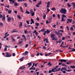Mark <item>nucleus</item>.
<instances>
[{"mask_svg":"<svg viewBox=\"0 0 75 75\" xmlns=\"http://www.w3.org/2000/svg\"><path fill=\"white\" fill-rule=\"evenodd\" d=\"M45 56H46V57H47V56H48V54H45Z\"/></svg>","mask_w":75,"mask_h":75,"instance_id":"69168bd1","label":"nucleus"},{"mask_svg":"<svg viewBox=\"0 0 75 75\" xmlns=\"http://www.w3.org/2000/svg\"><path fill=\"white\" fill-rule=\"evenodd\" d=\"M72 4L73 6V8H75V3L74 2H73L72 3Z\"/></svg>","mask_w":75,"mask_h":75,"instance_id":"f8f14e48","label":"nucleus"},{"mask_svg":"<svg viewBox=\"0 0 75 75\" xmlns=\"http://www.w3.org/2000/svg\"><path fill=\"white\" fill-rule=\"evenodd\" d=\"M67 20H68V21L67 22V24H68L69 23V22H70V23H71L72 21V19H68Z\"/></svg>","mask_w":75,"mask_h":75,"instance_id":"1a4fd4ad","label":"nucleus"},{"mask_svg":"<svg viewBox=\"0 0 75 75\" xmlns=\"http://www.w3.org/2000/svg\"><path fill=\"white\" fill-rule=\"evenodd\" d=\"M24 68H25V67H24L23 68V67H21L19 68V69H23Z\"/></svg>","mask_w":75,"mask_h":75,"instance_id":"c03bdc74","label":"nucleus"},{"mask_svg":"<svg viewBox=\"0 0 75 75\" xmlns=\"http://www.w3.org/2000/svg\"><path fill=\"white\" fill-rule=\"evenodd\" d=\"M26 22L27 24H30V23L29 22V21H26Z\"/></svg>","mask_w":75,"mask_h":75,"instance_id":"79ce46f5","label":"nucleus"},{"mask_svg":"<svg viewBox=\"0 0 75 75\" xmlns=\"http://www.w3.org/2000/svg\"><path fill=\"white\" fill-rule=\"evenodd\" d=\"M33 13V11L32 10H30V13Z\"/></svg>","mask_w":75,"mask_h":75,"instance_id":"bf43d9fd","label":"nucleus"},{"mask_svg":"<svg viewBox=\"0 0 75 75\" xmlns=\"http://www.w3.org/2000/svg\"><path fill=\"white\" fill-rule=\"evenodd\" d=\"M45 29L44 28H43L41 30V31H45Z\"/></svg>","mask_w":75,"mask_h":75,"instance_id":"37998d69","label":"nucleus"},{"mask_svg":"<svg viewBox=\"0 0 75 75\" xmlns=\"http://www.w3.org/2000/svg\"><path fill=\"white\" fill-rule=\"evenodd\" d=\"M65 37H63L62 38V40H65Z\"/></svg>","mask_w":75,"mask_h":75,"instance_id":"4c0bfd02","label":"nucleus"},{"mask_svg":"<svg viewBox=\"0 0 75 75\" xmlns=\"http://www.w3.org/2000/svg\"><path fill=\"white\" fill-rule=\"evenodd\" d=\"M60 12L64 14H67V10L65 9L61 8L60 10Z\"/></svg>","mask_w":75,"mask_h":75,"instance_id":"f257e3e1","label":"nucleus"},{"mask_svg":"<svg viewBox=\"0 0 75 75\" xmlns=\"http://www.w3.org/2000/svg\"><path fill=\"white\" fill-rule=\"evenodd\" d=\"M46 32L47 33V34H48V33H50V31H48V30H47Z\"/></svg>","mask_w":75,"mask_h":75,"instance_id":"de8ad7c7","label":"nucleus"},{"mask_svg":"<svg viewBox=\"0 0 75 75\" xmlns=\"http://www.w3.org/2000/svg\"><path fill=\"white\" fill-rule=\"evenodd\" d=\"M71 50H71V52H75V51H74V50H75V49H74V48H71Z\"/></svg>","mask_w":75,"mask_h":75,"instance_id":"e433bc0d","label":"nucleus"},{"mask_svg":"<svg viewBox=\"0 0 75 75\" xmlns=\"http://www.w3.org/2000/svg\"><path fill=\"white\" fill-rule=\"evenodd\" d=\"M55 37V34H52L51 35V38H52V40H55V41H57L58 40V39L57 38L55 37Z\"/></svg>","mask_w":75,"mask_h":75,"instance_id":"f03ea898","label":"nucleus"},{"mask_svg":"<svg viewBox=\"0 0 75 75\" xmlns=\"http://www.w3.org/2000/svg\"><path fill=\"white\" fill-rule=\"evenodd\" d=\"M24 31H25L24 33H25V34H27V33H28V31H27V30H25Z\"/></svg>","mask_w":75,"mask_h":75,"instance_id":"f704fd0d","label":"nucleus"},{"mask_svg":"<svg viewBox=\"0 0 75 75\" xmlns=\"http://www.w3.org/2000/svg\"><path fill=\"white\" fill-rule=\"evenodd\" d=\"M58 42L61 43V41H57L56 42V44H58Z\"/></svg>","mask_w":75,"mask_h":75,"instance_id":"a18cd8bd","label":"nucleus"},{"mask_svg":"<svg viewBox=\"0 0 75 75\" xmlns=\"http://www.w3.org/2000/svg\"><path fill=\"white\" fill-rule=\"evenodd\" d=\"M52 16H51L50 18H49V20L50 21H51V20H52Z\"/></svg>","mask_w":75,"mask_h":75,"instance_id":"6ab92c4d","label":"nucleus"},{"mask_svg":"<svg viewBox=\"0 0 75 75\" xmlns=\"http://www.w3.org/2000/svg\"><path fill=\"white\" fill-rule=\"evenodd\" d=\"M24 5H25V7H27V3H25L24 4Z\"/></svg>","mask_w":75,"mask_h":75,"instance_id":"49530a36","label":"nucleus"},{"mask_svg":"<svg viewBox=\"0 0 75 75\" xmlns=\"http://www.w3.org/2000/svg\"><path fill=\"white\" fill-rule=\"evenodd\" d=\"M64 17H66V15H65L64 14L62 15V18H64Z\"/></svg>","mask_w":75,"mask_h":75,"instance_id":"bb28decb","label":"nucleus"},{"mask_svg":"<svg viewBox=\"0 0 75 75\" xmlns=\"http://www.w3.org/2000/svg\"><path fill=\"white\" fill-rule=\"evenodd\" d=\"M5 15H4V16L3 17L2 20L4 21V20L6 19V17H5Z\"/></svg>","mask_w":75,"mask_h":75,"instance_id":"ddd939ff","label":"nucleus"},{"mask_svg":"<svg viewBox=\"0 0 75 75\" xmlns=\"http://www.w3.org/2000/svg\"><path fill=\"white\" fill-rule=\"evenodd\" d=\"M25 13H26V14H29L30 13V12L28 11H26Z\"/></svg>","mask_w":75,"mask_h":75,"instance_id":"b1692460","label":"nucleus"},{"mask_svg":"<svg viewBox=\"0 0 75 75\" xmlns=\"http://www.w3.org/2000/svg\"><path fill=\"white\" fill-rule=\"evenodd\" d=\"M36 74H37V75H39V72H36Z\"/></svg>","mask_w":75,"mask_h":75,"instance_id":"338daca9","label":"nucleus"},{"mask_svg":"<svg viewBox=\"0 0 75 75\" xmlns=\"http://www.w3.org/2000/svg\"><path fill=\"white\" fill-rule=\"evenodd\" d=\"M48 65H49V66H51L52 65V64H51V63L50 62H49L47 64Z\"/></svg>","mask_w":75,"mask_h":75,"instance_id":"a878e982","label":"nucleus"},{"mask_svg":"<svg viewBox=\"0 0 75 75\" xmlns=\"http://www.w3.org/2000/svg\"><path fill=\"white\" fill-rule=\"evenodd\" d=\"M47 6H50V1H48L47 4Z\"/></svg>","mask_w":75,"mask_h":75,"instance_id":"ea45409f","label":"nucleus"},{"mask_svg":"<svg viewBox=\"0 0 75 75\" xmlns=\"http://www.w3.org/2000/svg\"><path fill=\"white\" fill-rule=\"evenodd\" d=\"M63 44H64V42H62V44L61 45L60 47H62L63 46Z\"/></svg>","mask_w":75,"mask_h":75,"instance_id":"c85d7f7f","label":"nucleus"},{"mask_svg":"<svg viewBox=\"0 0 75 75\" xmlns=\"http://www.w3.org/2000/svg\"><path fill=\"white\" fill-rule=\"evenodd\" d=\"M14 13H15V14H17V11H14Z\"/></svg>","mask_w":75,"mask_h":75,"instance_id":"3c124183","label":"nucleus"},{"mask_svg":"<svg viewBox=\"0 0 75 75\" xmlns=\"http://www.w3.org/2000/svg\"><path fill=\"white\" fill-rule=\"evenodd\" d=\"M67 4L68 6L69 7H71V5L69 4V3H67Z\"/></svg>","mask_w":75,"mask_h":75,"instance_id":"7c9ffc66","label":"nucleus"},{"mask_svg":"<svg viewBox=\"0 0 75 75\" xmlns=\"http://www.w3.org/2000/svg\"><path fill=\"white\" fill-rule=\"evenodd\" d=\"M36 19L37 20H38V21H39V20H40V18H39L38 17H37Z\"/></svg>","mask_w":75,"mask_h":75,"instance_id":"09e8293b","label":"nucleus"},{"mask_svg":"<svg viewBox=\"0 0 75 75\" xmlns=\"http://www.w3.org/2000/svg\"><path fill=\"white\" fill-rule=\"evenodd\" d=\"M12 11V10H9L8 11V14H11V12Z\"/></svg>","mask_w":75,"mask_h":75,"instance_id":"4468645a","label":"nucleus"},{"mask_svg":"<svg viewBox=\"0 0 75 75\" xmlns=\"http://www.w3.org/2000/svg\"><path fill=\"white\" fill-rule=\"evenodd\" d=\"M46 17V14H44L43 15V17L44 20H45V19Z\"/></svg>","mask_w":75,"mask_h":75,"instance_id":"2eb2a0df","label":"nucleus"},{"mask_svg":"<svg viewBox=\"0 0 75 75\" xmlns=\"http://www.w3.org/2000/svg\"><path fill=\"white\" fill-rule=\"evenodd\" d=\"M70 30H71V31H72V30H74V28H73V27H71L70 28Z\"/></svg>","mask_w":75,"mask_h":75,"instance_id":"c9c22d12","label":"nucleus"},{"mask_svg":"<svg viewBox=\"0 0 75 75\" xmlns=\"http://www.w3.org/2000/svg\"><path fill=\"white\" fill-rule=\"evenodd\" d=\"M0 25H3V23H0Z\"/></svg>","mask_w":75,"mask_h":75,"instance_id":"774afa93","label":"nucleus"},{"mask_svg":"<svg viewBox=\"0 0 75 75\" xmlns=\"http://www.w3.org/2000/svg\"><path fill=\"white\" fill-rule=\"evenodd\" d=\"M43 49H46V47H45V46H43Z\"/></svg>","mask_w":75,"mask_h":75,"instance_id":"0e129e2a","label":"nucleus"},{"mask_svg":"<svg viewBox=\"0 0 75 75\" xmlns=\"http://www.w3.org/2000/svg\"><path fill=\"white\" fill-rule=\"evenodd\" d=\"M22 22H21L20 24L19 27H22Z\"/></svg>","mask_w":75,"mask_h":75,"instance_id":"cd10ccee","label":"nucleus"},{"mask_svg":"<svg viewBox=\"0 0 75 75\" xmlns=\"http://www.w3.org/2000/svg\"><path fill=\"white\" fill-rule=\"evenodd\" d=\"M60 69H61V68H59L58 70H57L56 71L57 72V71H60Z\"/></svg>","mask_w":75,"mask_h":75,"instance_id":"a19ab883","label":"nucleus"},{"mask_svg":"<svg viewBox=\"0 0 75 75\" xmlns=\"http://www.w3.org/2000/svg\"><path fill=\"white\" fill-rule=\"evenodd\" d=\"M4 51H7V47H5V48H4Z\"/></svg>","mask_w":75,"mask_h":75,"instance_id":"864d4df0","label":"nucleus"},{"mask_svg":"<svg viewBox=\"0 0 75 75\" xmlns=\"http://www.w3.org/2000/svg\"><path fill=\"white\" fill-rule=\"evenodd\" d=\"M23 58H24V57H23L22 58H21L20 59V60L21 61H23Z\"/></svg>","mask_w":75,"mask_h":75,"instance_id":"e2e57ef3","label":"nucleus"},{"mask_svg":"<svg viewBox=\"0 0 75 75\" xmlns=\"http://www.w3.org/2000/svg\"><path fill=\"white\" fill-rule=\"evenodd\" d=\"M9 1L10 2L12 1L13 3H15V1H14V0H9Z\"/></svg>","mask_w":75,"mask_h":75,"instance_id":"dca6fc26","label":"nucleus"},{"mask_svg":"<svg viewBox=\"0 0 75 75\" xmlns=\"http://www.w3.org/2000/svg\"><path fill=\"white\" fill-rule=\"evenodd\" d=\"M50 11V10L48 8H47L46 14L47 13H49Z\"/></svg>","mask_w":75,"mask_h":75,"instance_id":"4be33fe9","label":"nucleus"},{"mask_svg":"<svg viewBox=\"0 0 75 75\" xmlns=\"http://www.w3.org/2000/svg\"><path fill=\"white\" fill-rule=\"evenodd\" d=\"M12 54H13V57H14V56L16 55V54L14 53H13Z\"/></svg>","mask_w":75,"mask_h":75,"instance_id":"6e6d98bb","label":"nucleus"},{"mask_svg":"<svg viewBox=\"0 0 75 75\" xmlns=\"http://www.w3.org/2000/svg\"><path fill=\"white\" fill-rule=\"evenodd\" d=\"M54 70V69H52V72H57V71H55Z\"/></svg>","mask_w":75,"mask_h":75,"instance_id":"2f4dec72","label":"nucleus"},{"mask_svg":"<svg viewBox=\"0 0 75 75\" xmlns=\"http://www.w3.org/2000/svg\"><path fill=\"white\" fill-rule=\"evenodd\" d=\"M46 33H47V31H45V32L44 33H43V35H45V34H46Z\"/></svg>","mask_w":75,"mask_h":75,"instance_id":"8fccbe9b","label":"nucleus"},{"mask_svg":"<svg viewBox=\"0 0 75 75\" xmlns=\"http://www.w3.org/2000/svg\"><path fill=\"white\" fill-rule=\"evenodd\" d=\"M6 57H11V54L9 52H7L6 53Z\"/></svg>","mask_w":75,"mask_h":75,"instance_id":"39448f33","label":"nucleus"},{"mask_svg":"<svg viewBox=\"0 0 75 75\" xmlns=\"http://www.w3.org/2000/svg\"><path fill=\"white\" fill-rule=\"evenodd\" d=\"M6 7H7L8 8L10 7V6L8 5V6H5Z\"/></svg>","mask_w":75,"mask_h":75,"instance_id":"4d7b16f0","label":"nucleus"},{"mask_svg":"<svg viewBox=\"0 0 75 75\" xmlns=\"http://www.w3.org/2000/svg\"><path fill=\"white\" fill-rule=\"evenodd\" d=\"M34 12H33L32 13H30V14H31V16H33L34 15Z\"/></svg>","mask_w":75,"mask_h":75,"instance_id":"c756f323","label":"nucleus"},{"mask_svg":"<svg viewBox=\"0 0 75 75\" xmlns=\"http://www.w3.org/2000/svg\"><path fill=\"white\" fill-rule=\"evenodd\" d=\"M52 10H53V11H54V10H56V8H53L51 9Z\"/></svg>","mask_w":75,"mask_h":75,"instance_id":"393cba45","label":"nucleus"},{"mask_svg":"<svg viewBox=\"0 0 75 75\" xmlns=\"http://www.w3.org/2000/svg\"><path fill=\"white\" fill-rule=\"evenodd\" d=\"M16 32V31H14V30H12V33H15V32Z\"/></svg>","mask_w":75,"mask_h":75,"instance_id":"680f3d73","label":"nucleus"},{"mask_svg":"<svg viewBox=\"0 0 75 75\" xmlns=\"http://www.w3.org/2000/svg\"><path fill=\"white\" fill-rule=\"evenodd\" d=\"M65 70V71H67V68L65 67H62L61 68V71H63V70Z\"/></svg>","mask_w":75,"mask_h":75,"instance_id":"0eeeda50","label":"nucleus"},{"mask_svg":"<svg viewBox=\"0 0 75 75\" xmlns=\"http://www.w3.org/2000/svg\"><path fill=\"white\" fill-rule=\"evenodd\" d=\"M51 72H52V70H49V73L50 74V73H51Z\"/></svg>","mask_w":75,"mask_h":75,"instance_id":"603ef678","label":"nucleus"},{"mask_svg":"<svg viewBox=\"0 0 75 75\" xmlns=\"http://www.w3.org/2000/svg\"><path fill=\"white\" fill-rule=\"evenodd\" d=\"M57 17H58V18H59V19H60V15H59V14H58L57 15Z\"/></svg>","mask_w":75,"mask_h":75,"instance_id":"473e14b6","label":"nucleus"},{"mask_svg":"<svg viewBox=\"0 0 75 75\" xmlns=\"http://www.w3.org/2000/svg\"><path fill=\"white\" fill-rule=\"evenodd\" d=\"M70 68H72V69H74V68H75V67L74 66H71Z\"/></svg>","mask_w":75,"mask_h":75,"instance_id":"aec40b11","label":"nucleus"},{"mask_svg":"<svg viewBox=\"0 0 75 75\" xmlns=\"http://www.w3.org/2000/svg\"><path fill=\"white\" fill-rule=\"evenodd\" d=\"M22 42H23V41H19V44H21V43H22Z\"/></svg>","mask_w":75,"mask_h":75,"instance_id":"5fc2aeb1","label":"nucleus"},{"mask_svg":"<svg viewBox=\"0 0 75 75\" xmlns=\"http://www.w3.org/2000/svg\"><path fill=\"white\" fill-rule=\"evenodd\" d=\"M38 54H40V55L41 56H42V55H43L42 54L40 53H38Z\"/></svg>","mask_w":75,"mask_h":75,"instance_id":"052dcab7","label":"nucleus"},{"mask_svg":"<svg viewBox=\"0 0 75 75\" xmlns=\"http://www.w3.org/2000/svg\"><path fill=\"white\" fill-rule=\"evenodd\" d=\"M66 20L64 19L63 18H62V20H61V21H66Z\"/></svg>","mask_w":75,"mask_h":75,"instance_id":"5701e85b","label":"nucleus"},{"mask_svg":"<svg viewBox=\"0 0 75 75\" xmlns=\"http://www.w3.org/2000/svg\"><path fill=\"white\" fill-rule=\"evenodd\" d=\"M28 51H26L23 53V55H28Z\"/></svg>","mask_w":75,"mask_h":75,"instance_id":"9d476101","label":"nucleus"},{"mask_svg":"<svg viewBox=\"0 0 75 75\" xmlns=\"http://www.w3.org/2000/svg\"><path fill=\"white\" fill-rule=\"evenodd\" d=\"M28 44H27L25 46V47L27 48V47H28Z\"/></svg>","mask_w":75,"mask_h":75,"instance_id":"13d9d810","label":"nucleus"},{"mask_svg":"<svg viewBox=\"0 0 75 75\" xmlns=\"http://www.w3.org/2000/svg\"><path fill=\"white\" fill-rule=\"evenodd\" d=\"M59 61H60V62H67V60L64 59H59Z\"/></svg>","mask_w":75,"mask_h":75,"instance_id":"20e7f679","label":"nucleus"},{"mask_svg":"<svg viewBox=\"0 0 75 75\" xmlns=\"http://www.w3.org/2000/svg\"><path fill=\"white\" fill-rule=\"evenodd\" d=\"M35 24H36L37 27H38L39 25V23H37L36 22L35 23Z\"/></svg>","mask_w":75,"mask_h":75,"instance_id":"72a5a7b5","label":"nucleus"},{"mask_svg":"<svg viewBox=\"0 0 75 75\" xmlns=\"http://www.w3.org/2000/svg\"><path fill=\"white\" fill-rule=\"evenodd\" d=\"M42 3V1H40L39 2L36 6V7H40V5H41Z\"/></svg>","mask_w":75,"mask_h":75,"instance_id":"7ed1b4c3","label":"nucleus"},{"mask_svg":"<svg viewBox=\"0 0 75 75\" xmlns=\"http://www.w3.org/2000/svg\"><path fill=\"white\" fill-rule=\"evenodd\" d=\"M28 67H29H29H31V65H32V64H31V62H30V63H29L28 64Z\"/></svg>","mask_w":75,"mask_h":75,"instance_id":"9b49d317","label":"nucleus"},{"mask_svg":"<svg viewBox=\"0 0 75 75\" xmlns=\"http://www.w3.org/2000/svg\"><path fill=\"white\" fill-rule=\"evenodd\" d=\"M11 17H9L7 19V21L8 22H11V21H11Z\"/></svg>","mask_w":75,"mask_h":75,"instance_id":"423d86ee","label":"nucleus"},{"mask_svg":"<svg viewBox=\"0 0 75 75\" xmlns=\"http://www.w3.org/2000/svg\"><path fill=\"white\" fill-rule=\"evenodd\" d=\"M54 33L55 34H56V35H57L59 36V35H60V33H59L57 31H55Z\"/></svg>","mask_w":75,"mask_h":75,"instance_id":"6e6552de","label":"nucleus"},{"mask_svg":"<svg viewBox=\"0 0 75 75\" xmlns=\"http://www.w3.org/2000/svg\"><path fill=\"white\" fill-rule=\"evenodd\" d=\"M18 18H19V19H20V18H21V17H20V15H18Z\"/></svg>","mask_w":75,"mask_h":75,"instance_id":"58836bf2","label":"nucleus"},{"mask_svg":"<svg viewBox=\"0 0 75 75\" xmlns=\"http://www.w3.org/2000/svg\"><path fill=\"white\" fill-rule=\"evenodd\" d=\"M14 5L15 6H18V4L16 2H15V4H14Z\"/></svg>","mask_w":75,"mask_h":75,"instance_id":"412c9836","label":"nucleus"},{"mask_svg":"<svg viewBox=\"0 0 75 75\" xmlns=\"http://www.w3.org/2000/svg\"><path fill=\"white\" fill-rule=\"evenodd\" d=\"M62 66H63L64 67H67V66L65 65V64L64 63H63L62 64Z\"/></svg>","mask_w":75,"mask_h":75,"instance_id":"a211bd4d","label":"nucleus"},{"mask_svg":"<svg viewBox=\"0 0 75 75\" xmlns=\"http://www.w3.org/2000/svg\"><path fill=\"white\" fill-rule=\"evenodd\" d=\"M31 21L32 23L33 24H34V20L33 19H31Z\"/></svg>","mask_w":75,"mask_h":75,"instance_id":"f3484780","label":"nucleus"}]
</instances>
